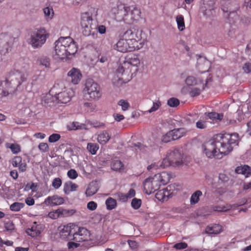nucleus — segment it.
I'll list each match as a JSON object with an SVG mask.
<instances>
[{"instance_id":"1","label":"nucleus","mask_w":251,"mask_h":251,"mask_svg":"<svg viewBox=\"0 0 251 251\" xmlns=\"http://www.w3.org/2000/svg\"><path fill=\"white\" fill-rule=\"evenodd\" d=\"M239 140V135L236 133H221L204 143L202 148L207 157L220 159L230 152L233 146L238 145Z\"/></svg>"},{"instance_id":"2","label":"nucleus","mask_w":251,"mask_h":251,"mask_svg":"<svg viewBox=\"0 0 251 251\" xmlns=\"http://www.w3.org/2000/svg\"><path fill=\"white\" fill-rule=\"evenodd\" d=\"M109 15L117 22L129 24L140 17V11L134 6L120 3L111 8Z\"/></svg>"},{"instance_id":"3","label":"nucleus","mask_w":251,"mask_h":251,"mask_svg":"<svg viewBox=\"0 0 251 251\" xmlns=\"http://www.w3.org/2000/svg\"><path fill=\"white\" fill-rule=\"evenodd\" d=\"M54 45L53 55L55 59H70L77 50L76 43L70 36L60 37Z\"/></svg>"},{"instance_id":"4","label":"nucleus","mask_w":251,"mask_h":251,"mask_svg":"<svg viewBox=\"0 0 251 251\" xmlns=\"http://www.w3.org/2000/svg\"><path fill=\"white\" fill-rule=\"evenodd\" d=\"M26 80V75L18 71L9 73L8 77L0 82V98L7 96L10 88H15Z\"/></svg>"},{"instance_id":"5","label":"nucleus","mask_w":251,"mask_h":251,"mask_svg":"<svg viewBox=\"0 0 251 251\" xmlns=\"http://www.w3.org/2000/svg\"><path fill=\"white\" fill-rule=\"evenodd\" d=\"M170 176L165 172L155 175L153 177L146 178L143 186L145 193L150 195L159 189L161 185H165L169 181Z\"/></svg>"},{"instance_id":"6","label":"nucleus","mask_w":251,"mask_h":251,"mask_svg":"<svg viewBox=\"0 0 251 251\" xmlns=\"http://www.w3.org/2000/svg\"><path fill=\"white\" fill-rule=\"evenodd\" d=\"M97 16L98 9L95 8H91L88 11L81 14L80 25L84 35L89 36L90 35L91 30L93 28L92 26V22Z\"/></svg>"},{"instance_id":"7","label":"nucleus","mask_w":251,"mask_h":251,"mask_svg":"<svg viewBox=\"0 0 251 251\" xmlns=\"http://www.w3.org/2000/svg\"><path fill=\"white\" fill-rule=\"evenodd\" d=\"M142 31L135 28L127 29L125 32L123 37L130 44L134 46L136 50L143 48L144 45V40L142 37Z\"/></svg>"},{"instance_id":"8","label":"nucleus","mask_w":251,"mask_h":251,"mask_svg":"<svg viewBox=\"0 0 251 251\" xmlns=\"http://www.w3.org/2000/svg\"><path fill=\"white\" fill-rule=\"evenodd\" d=\"M83 93L88 96V99L92 100H98L102 96L100 86L93 79L86 80L83 89Z\"/></svg>"},{"instance_id":"9","label":"nucleus","mask_w":251,"mask_h":251,"mask_svg":"<svg viewBox=\"0 0 251 251\" xmlns=\"http://www.w3.org/2000/svg\"><path fill=\"white\" fill-rule=\"evenodd\" d=\"M49 36L47 31L43 28H40L32 32L29 39V43L33 49H38L46 43Z\"/></svg>"},{"instance_id":"10","label":"nucleus","mask_w":251,"mask_h":251,"mask_svg":"<svg viewBox=\"0 0 251 251\" xmlns=\"http://www.w3.org/2000/svg\"><path fill=\"white\" fill-rule=\"evenodd\" d=\"M182 163V154L178 149H175L170 151L167 154L166 157L163 159L160 164L162 168L170 166H178Z\"/></svg>"},{"instance_id":"11","label":"nucleus","mask_w":251,"mask_h":251,"mask_svg":"<svg viewBox=\"0 0 251 251\" xmlns=\"http://www.w3.org/2000/svg\"><path fill=\"white\" fill-rule=\"evenodd\" d=\"M63 88L62 91L56 93L55 97L58 100V102L62 103H66L69 102L71 98L74 95V91L72 88H66L64 87L63 82L57 84L54 86V88H57V87Z\"/></svg>"},{"instance_id":"12","label":"nucleus","mask_w":251,"mask_h":251,"mask_svg":"<svg viewBox=\"0 0 251 251\" xmlns=\"http://www.w3.org/2000/svg\"><path fill=\"white\" fill-rule=\"evenodd\" d=\"M73 231L72 240L79 243L90 240V233L87 228L75 225Z\"/></svg>"},{"instance_id":"13","label":"nucleus","mask_w":251,"mask_h":251,"mask_svg":"<svg viewBox=\"0 0 251 251\" xmlns=\"http://www.w3.org/2000/svg\"><path fill=\"white\" fill-rule=\"evenodd\" d=\"M14 39L10 35L2 33L0 35V53L5 54L11 50L13 44Z\"/></svg>"},{"instance_id":"14","label":"nucleus","mask_w":251,"mask_h":251,"mask_svg":"<svg viewBox=\"0 0 251 251\" xmlns=\"http://www.w3.org/2000/svg\"><path fill=\"white\" fill-rule=\"evenodd\" d=\"M75 224L69 223L66 225L60 226L59 235L60 238L64 240H72V236L74 234Z\"/></svg>"},{"instance_id":"15","label":"nucleus","mask_w":251,"mask_h":251,"mask_svg":"<svg viewBox=\"0 0 251 251\" xmlns=\"http://www.w3.org/2000/svg\"><path fill=\"white\" fill-rule=\"evenodd\" d=\"M132 43H129L127 40L123 37L120 39L116 45V49L121 52H126L128 51H132L136 49L134 46H132Z\"/></svg>"},{"instance_id":"16","label":"nucleus","mask_w":251,"mask_h":251,"mask_svg":"<svg viewBox=\"0 0 251 251\" xmlns=\"http://www.w3.org/2000/svg\"><path fill=\"white\" fill-rule=\"evenodd\" d=\"M215 0H203L201 9L204 15L211 17L215 13Z\"/></svg>"},{"instance_id":"17","label":"nucleus","mask_w":251,"mask_h":251,"mask_svg":"<svg viewBox=\"0 0 251 251\" xmlns=\"http://www.w3.org/2000/svg\"><path fill=\"white\" fill-rule=\"evenodd\" d=\"M75 213V211L73 209L67 210L58 208L56 210L49 212L48 216L52 219H56L59 217H67L71 216Z\"/></svg>"},{"instance_id":"18","label":"nucleus","mask_w":251,"mask_h":251,"mask_svg":"<svg viewBox=\"0 0 251 251\" xmlns=\"http://www.w3.org/2000/svg\"><path fill=\"white\" fill-rule=\"evenodd\" d=\"M44 226L41 224H38L35 222L33 223L31 227L26 229V233L31 237L34 238L39 236L44 229Z\"/></svg>"},{"instance_id":"19","label":"nucleus","mask_w":251,"mask_h":251,"mask_svg":"<svg viewBox=\"0 0 251 251\" xmlns=\"http://www.w3.org/2000/svg\"><path fill=\"white\" fill-rule=\"evenodd\" d=\"M15 66L17 70H14L11 71L10 73L15 71L20 73H24L26 74V76H27L26 72L29 67V62L28 59L20 58L16 64Z\"/></svg>"},{"instance_id":"20","label":"nucleus","mask_w":251,"mask_h":251,"mask_svg":"<svg viewBox=\"0 0 251 251\" xmlns=\"http://www.w3.org/2000/svg\"><path fill=\"white\" fill-rule=\"evenodd\" d=\"M68 76L72 83L74 84H77L82 77L80 70L75 68H73L69 71Z\"/></svg>"},{"instance_id":"21","label":"nucleus","mask_w":251,"mask_h":251,"mask_svg":"<svg viewBox=\"0 0 251 251\" xmlns=\"http://www.w3.org/2000/svg\"><path fill=\"white\" fill-rule=\"evenodd\" d=\"M172 197V193L168 188L159 190L155 194V198L162 202L167 201Z\"/></svg>"},{"instance_id":"22","label":"nucleus","mask_w":251,"mask_h":251,"mask_svg":"<svg viewBox=\"0 0 251 251\" xmlns=\"http://www.w3.org/2000/svg\"><path fill=\"white\" fill-rule=\"evenodd\" d=\"M223 227L219 224H211L205 228V233L208 234H217L223 231Z\"/></svg>"},{"instance_id":"23","label":"nucleus","mask_w":251,"mask_h":251,"mask_svg":"<svg viewBox=\"0 0 251 251\" xmlns=\"http://www.w3.org/2000/svg\"><path fill=\"white\" fill-rule=\"evenodd\" d=\"M110 138L109 133L106 130H103L98 134L97 141L100 144L104 145L109 141Z\"/></svg>"},{"instance_id":"24","label":"nucleus","mask_w":251,"mask_h":251,"mask_svg":"<svg viewBox=\"0 0 251 251\" xmlns=\"http://www.w3.org/2000/svg\"><path fill=\"white\" fill-rule=\"evenodd\" d=\"M127 63L124 62L123 63L119 65L117 69L116 73L118 74V76L121 75L122 76L128 77L129 76H131V73L128 69H126Z\"/></svg>"},{"instance_id":"25","label":"nucleus","mask_w":251,"mask_h":251,"mask_svg":"<svg viewBox=\"0 0 251 251\" xmlns=\"http://www.w3.org/2000/svg\"><path fill=\"white\" fill-rule=\"evenodd\" d=\"M118 77L119 76H117V77H115L112 80L113 85L116 87L121 86L123 84L128 82L131 79V76H129L128 77L124 76H122V77Z\"/></svg>"},{"instance_id":"26","label":"nucleus","mask_w":251,"mask_h":251,"mask_svg":"<svg viewBox=\"0 0 251 251\" xmlns=\"http://www.w3.org/2000/svg\"><path fill=\"white\" fill-rule=\"evenodd\" d=\"M235 172L238 174H242L248 177L251 174V169L248 165H243L237 167L235 169Z\"/></svg>"},{"instance_id":"27","label":"nucleus","mask_w":251,"mask_h":251,"mask_svg":"<svg viewBox=\"0 0 251 251\" xmlns=\"http://www.w3.org/2000/svg\"><path fill=\"white\" fill-rule=\"evenodd\" d=\"M174 140H177L186 135L187 130L184 128H177L171 130Z\"/></svg>"},{"instance_id":"28","label":"nucleus","mask_w":251,"mask_h":251,"mask_svg":"<svg viewBox=\"0 0 251 251\" xmlns=\"http://www.w3.org/2000/svg\"><path fill=\"white\" fill-rule=\"evenodd\" d=\"M77 188V184L71 181H68L64 184L63 191L66 194H69L71 192L76 191Z\"/></svg>"},{"instance_id":"29","label":"nucleus","mask_w":251,"mask_h":251,"mask_svg":"<svg viewBox=\"0 0 251 251\" xmlns=\"http://www.w3.org/2000/svg\"><path fill=\"white\" fill-rule=\"evenodd\" d=\"M111 167L113 170L120 172H123L125 169L124 164L119 160H115L112 161Z\"/></svg>"},{"instance_id":"30","label":"nucleus","mask_w":251,"mask_h":251,"mask_svg":"<svg viewBox=\"0 0 251 251\" xmlns=\"http://www.w3.org/2000/svg\"><path fill=\"white\" fill-rule=\"evenodd\" d=\"M127 66L131 65L135 67H138L140 64V60L138 55L133 54L131 55L126 61Z\"/></svg>"},{"instance_id":"31","label":"nucleus","mask_w":251,"mask_h":251,"mask_svg":"<svg viewBox=\"0 0 251 251\" xmlns=\"http://www.w3.org/2000/svg\"><path fill=\"white\" fill-rule=\"evenodd\" d=\"M50 59L49 57L41 56L37 59V63L39 65L43 66L48 69L50 68Z\"/></svg>"},{"instance_id":"32","label":"nucleus","mask_w":251,"mask_h":251,"mask_svg":"<svg viewBox=\"0 0 251 251\" xmlns=\"http://www.w3.org/2000/svg\"><path fill=\"white\" fill-rule=\"evenodd\" d=\"M98 188L96 183L92 182L88 185L85 194L87 197H90L96 194L98 191Z\"/></svg>"},{"instance_id":"33","label":"nucleus","mask_w":251,"mask_h":251,"mask_svg":"<svg viewBox=\"0 0 251 251\" xmlns=\"http://www.w3.org/2000/svg\"><path fill=\"white\" fill-rule=\"evenodd\" d=\"M185 83L188 86H193L201 85V83H203V81L201 80L198 81L195 77L189 76L186 78Z\"/></svg>"},{"instance_id":"34","label":"nucleus","mask_w":251,"mask_h":251,"mask_svg":"<svg viewBox=\"0 0 251 251\" xmlns=\"http://www.w3.org/2000/svg\"><path fill=\"white\" fill-rule=\"evenodd\" d=\"M205 114L209 119L216 122L221 121L224 117L222 113H217L215 112L205 113Z\"/></svg>"},{"instance_id":"35","label":"nucleus","mask_w":251,"mask_h":251,"mask_svg":"<svg viewBox=\"0 0 251 251\" xmlns=\"http://www.w3.org/2000/svg\"><path fill=\"white\" fill-rule=\"evenodd\" d=\"M43 10L46 20L47 21L51 20L54 16V11L52 7L47 6Z\"/></svg>"},{"instance_id":"36","label":"nucleus","mask_w":251,"mask_h":251,"mask_svg":"<svg viewBox=\"0 0 251 251\" xmlns=\"http://www.w3.org/2000/svg\"><path fill=\"white\" fill-rule=\"evenodd\" d=\"M202 195L200 190H197L192 194L190 198V202L191 205L197 204L200 201V197Z\"/></svg>"},{"instance_id":"37","label":"nucleus","mask_w":251,"mask_h":251,"mask_svg":"<svg viewBox=\"0 0 251 251\" xmlns=\"http://www.w3.org/2000/svg\"><path fill=\"white\" fill-rule=\"evenodd\" d=\"M5 147L10 149L11 152L15 154H18L21 151V147L18 144L6 143Z\"/></svg>"},{"instance_id":"38","label":"nucleus","mask_w":251,"mask_h":251,"mask_svg":"<svg viewBox=\"0 0 251 251\" xmlns=\"http://www.w3.org/2000/svg\"><path fill=\"white\" fill-rule=\"evenodd\" d=\"M176 22L178 30L181 31H183L185 29V24L183 16L182 15L177 16L176 17Z\"/></svg>"},{"instance_id":"39","label":"nucleus","mask_w":251,"mask_h":251,"mask_svg":"<svg viewBox=\"0 0 251 251\" xmlns=\"http://www.w3.org/2000/svg\"><path fill=\"white\" fill-rule=\"evenodd\" d=\"M99 149V146L96 143H89L87 146V149L93 155L96 154Z\"/></svg>"},{"instance_id":"40","label":"nucleus","mask_w":251,"mask_h":251,"mask_svg":"<svg viewBox=\"0 0 251 251\" xmlns=\"http://www.w3.org/2000/svg\"><path fill=\"white\" fill-rule=\"evenodd\" d=\"M196 86V87L192 88L189 92V94L192 97H195L199 96L201 93V88H203V83H201V85Z\"/></svg>"},{"instance_id":"41","label":"nucleus","mask_w":251,"mask_h":251,"mask_svg":"<svg viewBox=\"0 0 251 251\" xmlns=\"http://www.w3.org/2000/svg\"><path fill=\"white\" fill-rule=\"evenodd\" d=\"M25 206V203L22 202H15L10 206V209L12 211H19Z\"/></svg>"},{"instance_id":"42","label":"nucleus","mask_w":251,"mask_h":251,"mask_svg":"<svg viewBox=\"0 0 251 251\" xmlns=\"http://www.w3.org/2000/svg\"><path fill=\"white\" fill-rule=\"evenodd\" d=\"M105 204L107 209L112 210L115 208L116 206V201L112 198H108L106 201Z\"/></svg>"},{"instance_id":"43","label":"nucleus","mask_w":251,"mask_h":251,"mask_svg":"<svg viewBox=\"0 0 251 251\" xmlns=\"http://www.w3.org/2000/svg\"><path fill=\"white\" fill-rule=\"evenodd\" d=\"M172 131L170 130L163 135L161 138L162 142L164 143H168L171 141L174 140Z\"/></svg>"},{"instance_id":"44","label":"nucleus","mask_w":251,"mask_h":251,"mask_svg":"<svg viewBox=\"0 0 251 251\" xmlns=\"http://www.w3.org/2000/svg\"><path fill=\"white\" fill-rule=\"evenodd\" d=\"M67 247L69 250H74L80 246L79 242L75 241L74 240H67Z\"/></svg>"},{"instance_id":"45","label":"nucleus","mask_w":251,"mask_h":251,"mask_svg":"<svg viewBox=\"0 0 251 251\" xmlns=\"http://www.w3.org/2000/svg\"><path fill=\"white\" fill-rule=\"evenodd\" d=\"M118 105L121 106L123 111L127 110L130 107L129 103L127 100H120L118 102Z\"/></svg>"},{"instance_id":"46","label":"nucleus","mask_w":251,"mask_h":251,"mask_svg":"<svg viewBox=\"0 0 251 251\" xmlns=\"http://www.w3.org/2000/svg\"><path fill=\"white\" fill-rule=\"evenodd\" d=\"M53 205H59L64 203V199L62 197H58L57 195L52 196Z\"/></svg>"},{"instance_id":"47","label":"nucleus","mask_w":251,"mask_h":251,"mask_svg":"<svg viewBox=\"0 0 251 251\" xmlns=\"http://www.w3.org/2000/svg\"><path fill=\"white\" fill-rule=\"evenodd\" d=\"M167 104L170 107H176L179 104V100L176 98H171L168 100Z\"/></svg>"},{"instance_id":"48","label":"nucleus","mask_w":251,"mask_h":251,"mask_svg":"<svg viewBox=\"0 0 251 251\" xmlns=\"http://www.w3.org/2000/svg\"><path fill=\"white\" fill-rule=\"evenodd\" d=\"M141 200L137 198H134L131 203L132 207L134 209H139L141 205Z\"/></svg>"},{"instance_id":"49","label":"nucleus","mask_w":251,"mask_h":251,"mask_svg":"<svg viewBox=\"0 0 251 251\" xmlns=\"http://www.w3.org/2000/svg\"><path fill=\"white\" fill-rule=\"evenodd\" d=\"M62 184V180L59 177L54 178L52 181V186L55 189H58Z\"/></svg>"},{"instance_id":"50","label":"nucleus","mask_w":251,"mask_h":251,"mask_svg":"<svg viewBox=\"0 0 251 251\" xmlns=\"http://www.w3.org/2000/svg\"><path fill=\"white\" fill-rule=\"evenodd\" d=\"M67 176L70 179H74L77 177L78 174L75 169H71L68 171Z\"/></svg>"},{"instance_id":"51","label":"nucleus","mask_w":251,"mask_h":251,"mask_svg":"<svg viewBox=\"0 0 251 251\" xmlns=\"http://www.w3.org/2000/svg\"><path fill=\"white\" fill-rule=\"evenodd\" d=\"M161 106V103L159 101H157L153 103L152 107L148 111L149 113L156 111Z\"/></svg>"},{"instance_id":"52","label":"nucleus","mask_w":251,"mask_h":251,"mask_svg":"<svg viewBox=\"0 0 251 251\" xmlns=\"http://www.w3.org/2000/svg\"><path fill=\"white\" fill-rule=\"evenodd\" d=\"M60 137L59 134L53 133L49 136V141L50 143H54L59 140Z\"/></svg>"},{"instance_id":"53","label":"nucleus","mask_w":251,"mask_h":251,"mask_svg":"<svg viewBox=\"0 0 251 251\" xmlns=\"http://www.w3.org/2000/svg\"><path fill=\"white\" fill-rule=\"evenodd\" d=\"M98 32L100 34H103L105 33L106 31V27L105 25H98L95 27Z\"/></svg>"},{"instance_id":"54","label":"nucleus","mask_w":251,"mask_h":251,"mask_svg":"<svg viewBox=\"0 0 251 251\" xmlns=\"http://www.w3.org/2000/svg\"><path fill=\"white\" fill-rule=\"evenodd\" d=\"M85 107L87 108V110L89 112H93L96 109V105L91 102H85L84 104Z\"/></svg>"},{"instance_id":"55","label":"nucleus","mask_w":251,"mask_h":251,"mask_svg":"<svg viewBox=\"0 0 251 251\" xmlns=\"http://www.w3.org/2000/svg\"><path fill=\"white\" fill-rule=\"evenodd\" d=\"M117 196L118 200L123 202L127 201L128 199L126 195L124 193H118L117 194Z\"/></svg>"},{"instance_id":"56","label":"nucleus","mask_w":251,"mask_h":251,"mask_svg":"<svg viewBox=\"0 0 251 251\" xmlns=\"http://www.w3.org/2000/svg\"><path fill=\"white\" fill-rule=\"evenodd\" d=\"M39 149L42 152H45L49 151V146L45 143H41L38 146Z\"/></svg>"},{"instance_id":"57","label":"nucleus","mask_w":251,"mask_h":251,"mask_svg":"<svg viewBox=\"0 0 251 251\" xmlns=\"http://www.w3.org/2000/svg\"><path fill=\"white\" fill-rule=\"evenodd\" d=\"M174 247L177 250L185 249L187 247V244L185 242H180L176 244Z\"/></svg>"},{"instance_id":"58","label":"nucleus","mask_w":251,"mask_h":251,"mask_svg":"<svg viewBox=\"0 0 251 251\" xmlns=\"http://www.w3.org/2000/svg\"><path fill=\"white\" fill-rule=\"evenodd\" d=\"M196 127L199 129H204L207 127L206 122L202 121L201 120L198 121L196 123Z\"/></svg>"},{"instance_id":"59","label":"nucleus","mask_w":251,"mask_h":251,"mask_svg":"<svg viewBox=\"0 0 251 251\" xmlns=\"http://www.w3.org/2000/svg\"><path fill=\"white\" fill-rule=\"evenodd\" d=\"M87 208L91 211L95 210L97 207V204L96 202L91 201L87 203Z\"/></svg>"},{"instance_id":"60","label":"nucleus","mask_w":251,"mask_h":251,"mask_svg":"<svg viewBox=\"0 0 251 251\" xmlns=\"http://www.w3.org/2000/svg\"><path fill=\"white\" fill-rule=\"evenodd\" d=\"M22 162V158L19 156L15 157L13 161L12 165L15 167H17Z\"/></svg>"},{"instance_id":"61","label":"nucleus","mask_w":251,"mask_h":251,"mask_svg":"<svg viewBox=\"0 0 251 251\" xmlns=\"http://www.w3.org/2000/svg\"><path fill=\"white\" fill-rule=\"evenodd\" d=\"M47 206H53L52 196L48 197L43 202Z\"/></svg>"},{"instance_id":"62","label":"nucleus","mask_w":251,"mask_h":251,"mask_svg":"<svg viewBox=\"0 0 251 251\" xmlns=\"http://www.w3.org/2000/svg\"><path fill=\"white\" fill-rule=\"evenodd\" d=\"M161 164V162H158L157 163H154L153 164H151V165L149 166L148 167V170H151V169H157L160 168H163L160 166V164Z\"/></svg>"},{"instance_id":"63","label":"nucleus","mask_w":251,"mask_h":251,"mask_svg":"<svg viewBox=\"0 0 251 251\" xmlns=\"http://www.w3.org/2000/svg\"><path fill=\"white\" fill-rule=\"evenodd\" d=\"M244 72L249 73L251 72V62L246 63L243 67Z\"/></svg>"},{"instance_id":"64","label":"nucleus","mask_w":251,"mask_h":251,"mask_svg":"<svg viewBox=\"0 0 251 251\" xmlns=\"http://www.w3.org/2000/svg\"><path fill=\"white\" fill-rule=\"evenodd\" d=\"M69 127V129L71 130H76L81 128V126L78 122H73Z\"/></svg>"}]
</instances>
